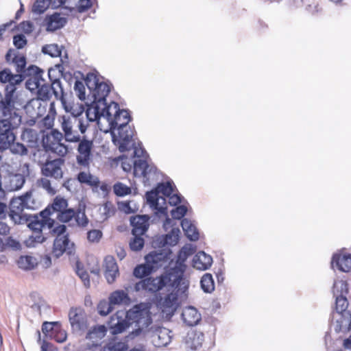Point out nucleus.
<instances>
[{
	"label": "nucleus",
	"instance_id": "16",
	"mask_svg": "<svg viewBox=\"0 0 351 351\" xmlns=\"http://www.w3.org/2000/svg\"><path fill=\"white\" fill-rule=\"evenodd\" d=\"M23 80V76L21 73L12 74L8 69L0 71V82L1 83H8L5 88V93H8L9 90H13V96L18 97L16 86L22 82Z\"/></svg>",
	"mask_w": 351,
	"mask_h": 351
},
{
	"label": "nucleus",
	"instance_id": "62",
	"mask_svg": "<svg viewBox=\"0 0 351 351\" xmlns=\"http://www.w3.org/2000/svg\"><path fill=\"white\" fill-rule=\"evenodd\" d=\"M43 52L50 55L51 56H56L59 51L56 45H47L43 47Z\"/></svg>",
	"mask_w": 351,
	"mask_h": 351
},
{
	"label": "nucleus",
	"instance_id": "34",
	"mask_svg": "<svg viewBox=\"0 0 351 351\" xmlns=\"http://www.w3.org/2000/svg\"><path fill=\"white\" fill-rule=\"evenodd\" d=\"M154 269L149 263L138 265L133 271V275L137 278L148 276Z\"/></svg>",
	"mask_w": 351,
	"mask_h": 351
},
{
	"label": "nucleus",
	"instance_id": "49",
	"mask_svg": "<svg viewBox=\"0 0 351 351\" xmlns=\"http://www.w3.org/2000/svg\"><path fill=\"white\" fill-rule=\"evenodd\" d=\"M114 193L118 196H124L131 193L130 187L121 183L117 182L113 186Z\"/></svg>",
	"mask_w": 351,
	"mask_h": 351
},
{
	"label": "nucleus",
	"instance_id": "41",
	"mask_svg": "<svg viewBox=\"0 0 351 351\" xmlns=\"http://www.w3.org/2000/svg\"><path fill=\"white\" fill-rule=\"evenodd\" d=\"M25 179L23 176L21 174H15L10 178V190L16 191L22 188Z\"/></svg>",
	"mask_w": 351,
	"mask_h": 351
},
{
	"label": "nucleus",
	"instance_id": "39",
	"mask_svg": "<svg viewBox=\"0 0 351 351\" xmlns=\"http://www.w3.org/2000/svg\"><path fill=\"white\" fill-rule=\"evenodd\" d=\"M201 287L206 293H211L215 289V283L213 276L206 273L203 275L201 279Z\"/></svg>",
	"mask_w": 351,
	"mask_h": 351
},
{
	"label": "nucleus",
	"instance_id": "26",
	"mask_svg": "<svg viewBox=\"0 0 351 351\" xmlns=\"http://www.w3.org/2000/svg\"><path fill=\"white\" fill-rule=\"evenodd\" d=\"M131 116L128 110L121 109L116 117L108 124L109 130H116L121 127H126L131 121Z\"/></svg>",
	"mask_w": 351,
	"mask_h": 351
},
{
	"label": "nucleus",
	"instance_id": "32",
	"mask_svg": "<svg viewBox=\"0 0 351 351\" xmlns=\"http://www.w3.org/2000/svg\"><path fill=\"white\" fill-rule=\"evenodd\" d=\"M19 268L24 270H31L38 265V260L30 255L21 256L16 261Z\"/></svg>",
	"mask_w": 351,
	"mask_h": 351
},
{
	"label": "nucleus",
	"instance_id": "48",
	"mask_svg": "<svg viewBox=\"0 0 351 351\" xmlns=\"http://www.w3.org/2000/svg\"><path fill=\"white\" fill-rule=\"evenodd\" d=\"M52 0H36L33 5V10L36 13H43L50 5Z\"/></svg>",
	"mask_w": 351,
	"mask_h": 351
},
{
	"label": "nucleus",
	"instance_id": "19",
	"mask_svg": "<svg viewBox=\"0 0 351 351\" xmlns=\"http://www.w3.org/2000/svg\"><path fill=\"white\" fill-rule=\"evenodd\" d=\"M171 254V252L169 249H164L158 252L153 251L145 256V262L153 266V269L155 270L162 267L164 263L170 259Z\"/></svg>",
	"mask_w": 351,
	"mask_h": 351
},
{
	"label": "nucleus",
	"instance_id": "59",
	"mask_svg": "<svg viewBox=\"0 0 351 351\" xmlns=\"http://www.w3.org/2000/svg\"><path fill=\"white\" fill-rule=\"evenodd\" d=\"M91 6V0H79L76 8L78 12L82 13L90 9Z\"/></svg>",
	"mask_w": 351,
	"mask_h": 351
},
{
	"label": "nucleus",
	"instance_id": "29",
	"mask_svg": "<svg viewBox=\"0 0 351 351\" xmlns=\"http://www.w3.org/2000/svg\"><path fill=\"white\" fill-rule=\"evenodd\" d=\"M181 226L186 237L191 241H197L199 239V232L195 226L188 219H183L181 221Z\"/></svg>",
	"mask_w": 351,
	"mask_h": 351
},
{
	"label": "nucleus",
	"instance_id": "12",
	"mask_svg": "<svg viewBox=\"0 0 351 351\" xmlns=\"http://www.w3.org/2000/svg\"><path fill=\"white\" fill-rule=\"evenodd\" d=\"M121 110L119 104L117 102L111 101L108 104L105 101L104 106L95 104L89 107L87 109L86 115L90 121L99 120L103 117L106 119L109 124Z\"/></svg>",
	"mask_w": 351,
	"mask_h": 351
},
{
	"label": "nucleus",
	"instance_id": "6",
	"mask_svg": "<svg viewBox=\"0 0 351 351\" xmlns=\"http://www.w3.org/2000/svg\"><path fill=\"white\" fill-rule=\"evenodd\" d=\"M64 167V160L62 158L47 160L40 167L41 174L43 177L37 180V185L45 190L49 194L54 195L56 191L52 186L49 178L58 181L62 179Z\"/></svg>",
	"mask_w": 351,
	"mask_h": 351
},
{
	"label": "nucleus",
	"instance_id": "15",
	"mask_svg": "<svg viewBox=\"0 0 351 351\" xmlns=\"http://www.w3.org/2000/svg\"><path fill=\"white\" fill-rule=\"evenodd\" d=\"M110 131L112 136V141L114 143L118 142L120 145L119 149L121 151L128 149V146L132 141L134 134V130L129 125H127L125 128L121 127Z\"/></svg>",
	"mask_w": 351,
	"mask_h": 351
},
{
	"label": "nucleus",
	"instance_id": "36",
	"mask_svg": "<svg viewBox=\"0 0 351 351\" xmlns=\"http://www.w3.org/2000/svg\"><path fill=\"white\" fill-rule=\"evenodd\" d=\"M99 212L101 214V219L104 221L115 214L116 208L112 202H106L99 207Z\"/></svg>",
	"mask_w": 351,
	"mask_h": 351
},
{
	"label": "nucleus",
	"instance_id": "55",
	"mask_svg": "<svg viewBox=\"0 0 351 351\" xmlns=\"http://www.w3.org/2000/svg\"><path fill=\"white\" fill-rule=\"evenodd\" d=\"M74 218L79 226L86 227L88 223V219L84 212H80V210L75 211Z\"/></svg>",
	"mask_w": 351,
	"mask_h": 351
},
{
	"label": "nucleus",
	"instance_id": "17",
	"mask_svg": "<svg viewBox=\"0 0 351 351\" xmlns=\"http://www.w3.org/2000/svg\"><path fill=\"white\" fill-rule=\"evenodd\" d=\"M19 125L12 123H0V150L6 149L15 141L13 130Z\"/></svg>",
	"mask_w": 351,
	"mask_h": 351
},
{
	"label": "nucleus",
	"instance_id": "8",
	"mask_svg": "<svg viewBox=\"0 0 351 351\" xmlns=\"http://www.w3.org/2000/svg\"><path fill=\"white\" fill-rule=\"evenodd\" d=\"M85 82L94 97L93 104L105 105L106 97L111 90L112 85L104 81V79L97 73H88L86 75Z\"/></svg>",
	"mask_w": 351,
	"mask_h": 351
},
{
	"label": "nucleus",
	"instance_id": "4",
	"mask_svg": "<svg viewBox=\"0 0 351 351\" xmlns=\"http://www.w3.org/2000/svg\"><path fill=\"white\" fill-rule=\"evenodd\" d=\"M183 270L180 267L169 268L157 277H147L137 282L134 290L141 294H155L163 288H167L170 284L178 280H182Z\"/></svg>",
	"mask_w": 351,
	"mask_h": 351
},
{
	"label": "nucleus",
	"instance_id": "50",
	"mask_svg": "<svg viewBox=\"0 0 351 351\" xmlns=\"http://www.w3.org/2000/svg\"><path fill=\"white\" fill-rule=\"evenodd\" d=\"M189 254L188 253L186 250L184 248H182L180 251V252L178 255V259H177L176 265L174 267H173L172 268H176V267H180L182 269L183 274H184L185 269H186V265L184 264V262L186 260Z\"/></svg>",
	"mask_w": 351,
	"mask_h": 351
},
{
	"label": "nucleus",
	"instance_id": "11",
	"mask_svg": "<svg viewBox=\"0 0 351 351\" xmlns=\"http://www.w3.org/2000/svg\"><path fill=\"white\" fill-rule=\"evenodd\" d=\"M184 278L178 280L175 283L170 284L166 289L168 292L163 298H161L158 302V306L163 313L167 315L172 316L176 311L178 303V293L181 282L184 284Z\"/></svg>",
	"mask_w": 351,
	"mask_h": 351
},
{
	"label": "nucleus",
	"instance_id": "22",
	"mask_svg": "<svg viewBox=\"0 0 351 351\" xmlns=\"http://www.w3.org/2000/svg\"><path fill=\"white\" fill-rule=\"evenodd\" d=\"M149 217L147 215H136L130 219L133 235H144L149 227Z\"/></svg>",
	"mask_w": 351,
	"mask_h": 351
},
{
	"label": "nucleus",
	"instance_id": "1",
	"mask_svg": "<svg viewBox=\"0 0 351 351\" xmlns=\"http://www.w3.org/2000/svg\"><path fill=\"white\" fill-rule=\"evenodd\" d=\"M134 323L138 327L132 332L135 335L149 330V327L152 324V314L149 310L144 306V304L135 305L128 311H118L110 317L106 327L107 330L109 329L112 335H117L125 331L130 324Z\"/></svg>",
	"mask_w": 351,
	"mask_h": 351
},
{
	"label": "nucleus",
	"instance_id": "61",
	"mask_svg": "<svg viewBox=\"0 0 351 351\" xmlns=\"http://www.w3.org/2000/svg\"><path fill=\"white\" fill-rule=\"evenodd\" d=\"M5 244L6 245V247H10L14 250H19L21 248V243L13 239L12 237L7 238Z\"/></svg>",
	"mask_w": 351,
	"mask_h": 351
},
{
	"label": "nucleus",
	"instance_id": "52",
	"mask_svg": "<svg viewBox=\"0 0 351 351\" xmlns=\"http://www.w3.org/2000/svg\"><path fill=\"white\" fill-rule=\"evenodd\" d=\"M102 236L103 233L100 230L93 229L87 232V239L88 242L92 243H99Z\"/></svg>",
	"mask_w": 351,
	"mask_h": 351
},
{
	"label": "nucleus",
	"instance_id": "31",
	"mask_svg": "<svg viewBox=\"0 0 351 351\" xmlns=\"http://www.w3.org/2000/svg\"><path fill=\"white\" fill-rule=\"evenodd\" d=\"M77 180L82 184L95 188H97L100 183L97 177L86 171H80L77 176Z\"/></svg>",
	"mask_w": 351,
	"mask_h": 351
},
{
	"label": "nucleus",
	"instance_id": "63",
	"mask_svg": "<svg viewBox=\"0 0 351 351\" xmlns=\"http://www.w3.org/2000/svg\"><path fill=\"white\" fill-rule=\"evenodd\" d=\"M19 27L22 32L27 34L32 33L34 30V25L29 21L21 22L19 25Z\"/></svg>",
	"mask_w": 351,
	"mask_h": 351
},
{
	"label": "nucleus",
	"instance_id": "45",
	"mask_svg": "<svg viewBox=\"0 0 351 351\" xmlns=\"http://www.w3.org/2000/svg\"><path fill=\"white\" fill-rule=\"evenodd\" d=\"M189 338L191 340V348L196 350L202 346L204 341V335L199 332H193L189 334Z\"/></svg>",
	"mask_w": 351,
	"mask_h": 351
},
{
	"label": "nucleus",
	"instance_id": "21",
	"mask_svg": "<svg viewBox=\"0 0 351 351\" xmlns=\"http://www.w3.org/2000/svg\"><path fill=\"white\" fill-rule=\"evenodd\" d=\"M133 170L135 176L147 178L151 174H155L157 168L154 165H149L146 160L140 158L134 160Z\"/></svg>",
	"mask_w": 351,
	"mask_h": 351
},
{
	"label": "nucleus",
	"instance_id": "35",
	"mask_svg": "<svg viewBox=\"0 0 351 351\" xmlns=\"http://www.w3.org/2000/svg\"><path fill=\"white\" fill-rule=\"evenodd\" d=\"M109 300L112 305L121 304L129 300L128 295L123 290H117L112 292L109 296Z\"/></svg>",
	"mask_w": 351,
	"mask_h": 351
},
{
	"label": "nucleus",
	"instance_id": "33",
	"mask_svg": "<svg viewBox=\"0 0 351 351\" xmlns=\"http://www.w3.org/2000/svg\"><path fill=\"white\" fill-rule=\"evenodd\" d=\"M56 111L55 109L54 102H51L49 106V110L47 116H45L41 121L43 128L47 130H52L54 125L55 117Z\"/></svg>",
	"mask_w": 351,
	"mask_h": 351
},
{
	"label": "nucleus",
	"instance_id": "57",
	"mask_svg": "<svg viewBox=\"0 0 351 351\" xmlns=\"http://www.w3.org/2000/svg\"><path fill=\"white\" fill-rule=\"evenodd\" d=\"M27 39L23 34H17L13 38L14 45L17 49H23L27 45Z\"/></svg>",
	"mask_w": 351,
	"mask_h": 351
},
{
	"label": "nucleus",
	"instance_id": "3",
	"mask_svg": "<svg viewBox=\"0 0 351 351\" xmlns=\"http://www.w3.org/2000/svg\"><path fill=\"white\" fill-rule=\"evenodd\" d=\"M43 71H38L30 75L26 82L27 88L31 92H36L38 99L43 101L49 100L53 93L56 99L61 101L66 112L75 113L73 106L65 99L60 81L58 79H50L51 83L49 84L43 79ZM48 76L51 78V71H49Z\"/></svg>",
	"mask_w": 351,
	"mask_h": 351
},
{
	"label": "nucleus",
	"instance_id": "18",
	"mask_svg": "<svg viewBox=\"0 0 351 351\" xmlns=\"http://www.w3.org/2000/svg\"><path fill=\"white\" fill-rule=\"evenodd\" d=\"M93 142L88 140L80 141L77 147L78 154L77 155V162L79 165L88 167L91 160V151L93 149Z\"/></svg>",
	"mask_w": 351,
	"mask_h": 351
},
{
	"label": "nucleus",
	"instance_id": "64",
	"mask_svg": "<svg viewBox=\"0 0 351 351\" xmlns=\"http://www.w3.org/2000/svg\"><path fill=\"white\" fill-rule=\"evenodd\" d=\"M55 324V323L53 322H45L42 325V331L43 333L45 334H49V332H51L49 334L50 336H52L53 332V325Z\"/></svg>",
	"mask_w": 351,
	"mask_h": 351
},
{
	"label": "nucleus",
	"instance_id": "27",
	"mask_svg": "<svg viewBox=\"0 0 351 351\" xmlns=\"http://www.w3.org/2000/svg\"><path fill=\"white\" fill-rule=\"evenodd\" d=\"M45 21L46 29L48 32H54L60 29L66 23V19L62 17L59 13H54L53 14L47 16Z\"/></svg>",
	"mask_w": 351,
	"mask_h": 351
},
{
	"label": "nucleus",
	"instance_id": "38",
	"mask_svg": "<svg viewBox=\"0 0 351 351\" xmlns=\"http://www.w3.org/2000/svg\"><path fill=\"white\" fill-rule=\"evenodd\" d=\"M153 337L154 343L158 347L165 346L171 341L170 337L165 330H158Z\"/></svg>",
	"mask_w": 351,
	"mask_h": 351
},
{
	"label": "nucleus",
	"instance_id": "53",
	"mask_svg": "<svg viewBox=\"0 0 351 351\" xmlns=\"http://www.w3.org/2000/svg\"><path fill=\"white\" fill-rule=\"evenodd\" d=\"M74 90L78 98L83 101L86 98V88L82 81L76 80L74 84Z\"/></svg>",
	"mask_w": 351,
	"mask_h": 351
},
{
	"label": "nucleus",
	"instance_id": "13",
	"mask_svg": "<svg viewBox=\"0 0 351 351\" xmlns=\"http://www.w3.org/2000/svg\"><path fill=\"white\" fill-rule=\"evenodd\" d=\"M62 133L56 129H52L43 136V146L46 152H51L63 157L67 154L68 147L62 143Z\"/></svg>",
	"mask_w": 351,
	"mask_h": 351
},
{
	"label": "nucleus",
	"instance_id": "30",
	"mask_svg": "<svg viewBox=\"0 0 351 351\" xmlns=\"http://www.w3.org/2000/svg\"><path fill=\"white\" fill-rule=\"evenodd\" d=\"M182 317L184 323L191 326L197 324L200 320V315L193 307L186 308L182 313Z\"/></svg>",
	"mask_w": 351,
	"mask_h": 351
},
{
	"label": "nucleus",
	"instance_id": "56",
	"mask_svg": "<svg viewBox=\"0 0 351 351\" xmlns=\"http://www.w3.org/2000/svg\"><path fill=\"white\" fill-rule=\"evenodd\" d=\"M158 189L166 197L170 196L173 192V186L169 182L158 184Z\"/></svg>",
	"mask_w": 351,
	"mask_h": 351
},
{
	"label": "nucleus",
	"instance_id": "25",
	"mask_svg": "<svg viewBox=\"0 0 351 351\" xmlns=\"http://www.w3.org/2000/svg\"><path fill=\"white\" fill-rule=\"evenodd\" d=\"M107 333L105 325H96L90 328L86 335V339L91 341L93 345H97Z\"/></svg>",
	"mask_w": 351,
	"mask_h": 351
},
{
	"label": "nucleus",
	"instance_id": "9",
	"mask_svg": "<svg viewBox=\"0 0 351 351\" xmlns=\"http://www.w3.org/2000/svg\"><path fill=\"white\" fill-rule=\"evenodd\" d=\"M18 97L13 96V90L4 93V97L0 100V123H12L20 125L21 117L15 107Z\"/></svg>",
	"mask_w": 351,
	"mask_h": 351
},
{
	"label": "nucleus",
	"instance_id": "47",
	"mask_svg": "<svg viewBox=\"0 0 351 351\" xmlns=\"http://www.w3.org/2000/svg\"><path fill=\"white\" fill-rule=\"evenodd\" d=\"M143 235H134L133 239L130 241V247L132 251L141 250L145 244Z\"/></svg>",
	"mask_w": 351,
	"mask_h": 351
},
{
	"label": "nucleus",
	"instance_id": "2",
	"mask_svg": "<svg viewBox=\"0 0 351 351\" xmlns=\"http://www.w3.org/2000/svg\"><path fill=\"white\" fill-rule=\"evenodd\" d=\"M67 206V200L60 196H57L51 206H48L38 215L31 217L28 227L32 230V234L25 241L26 246L35 247L37 244L44 242L45 237L43 234V230L46 228L51 230L55 223L54 220L51 219L50 216L54 213L59 214Z\"/></svg>",
	"mask_w": 351,
	"mask_h": 351
},
{
	"label": "nucleus",
	"instance_id": "20",
	"mask_svg": "<svg viewBox=\"0 0 351 351\" xmlns=\"http://www.w3.org/2000/svg\"><path fill=\"white\" fill-rule=\"evenodd\" d=\"M104 276L108 283H113L119 276V271L115 258L110 255L104 258Z\"/></svg>",
	"mask_w": 351,
	"mask_h": 351
},
{
	"label": "nucleus",
	"instance_id": "24",
	"mask_svg": "<svg viewBox=\"0 0 351 351\" xmlns=\"http://www.w3.org/2000/svg\"><path fill=\"white\" fill-rule=\"evenodd\" d=\"M332 265L335 263L337 268L343 272H348L351 270V254H336L332 258Z\"/></svg>",
	"mask_w": 351,
	"mask_h": 351
},
{
	"label": "nucleus",
	"instance_id": "5",
	"mask_svg": "<svg viewBox=\"0 0 351 351\" xmlns=\"http://www.w3.org/2000/svg\"><path fill=\"white\" fill-rule=\"evenodd\" d=\"M71 105L73 106L75 113H71V115L59 116L58 121L64 132L63 136L65 140L70 143H77L81 139L80 134L86 132V125L78 117L84 112L83 106L79 104L75 106L73 104Z\"/></svg>",
	"mask_w": 351,
	"mask_h": 351
},
{
	"label": "nucleus",
	"instance_id": "14",
	"mask_svg": "<svg viewBox=\"0 0 351 351\" xmlns=\"http://www.w3.org/2000/svg\"><path fill=\"white\" fill-rule=\"evenodd\" d=\"M69 319L73 332L82 334L87 330L88 326L87 315L82 308H71L69 312Z\"/></svg>",
	"mask_w": 351,
	"mask_h": 351
},
{
	"label": "nucleus",
	"instance_id": "46",
	"mask_svg": "<svg viewBox=\"0 0 351 351\" xmlns=\"http://www.w3.org/2000/svg\"><path fill=\"white\" fill-rule=\"evenodd\" d=\"M112 304H111L110 300H101L97 305L98 313L102 316L107 315L112 311Z\"/></svg>",
	"mask_w": 351,
	"mask_h": 351
},
{
	"label": "nucleus",
	"instance_id": "7",
	"mask_svg": "<svg viewBox=\"0 0 351 351\" xmlns=\"http://www.w3.org/2000/svg\"><path fill=\"white\" fill-rule=\"evenodd\" d=\"M36 204L33 199L31 191L26 192L24 195L13 197L9 205V217L15 224H22L27 220L23 215V210L27 209H35Z\"/></svg>",
	"mask_w": 351,
	"mask_h": 351
},
{
	"label": "nucleus",
	"instance_id": "51",
	"mask_svg": "<svg viewBox=\"0 0 351 351\" xmlns=\"http://www.w3.org/2000/svg\"><path fill=\"white\" fill-rule=\"evenodd\" d=\"M12 153L19 154L21 156L26 155L27 154V147L22 143H14V141L9 146Z\"/></svg>",
	"mask_w": 351,
	"mask_h": 351
},
{
	"label": "nucleus",
	"instance_id": "58",
	"mask_svg": "<svg viewBox=\"0 0 351 351\" xmlns=\"http://www.w3.org/2000/svg\"><path fill=\"white\" fill-rule=\"evenodd\" d=\"M21 138L24 141L32 142L36 138V132L32 129L26 128L23 131Z\"/></svg>",
	"mask_w": 351,
	"mask_h": 351
},
{
	"label": "nucleus",
	"instance_id": "28",
	"mask_svg": "<svg viewBox=\"0 0 351 351\" xmlns=\"http://www.w3.org/2000/svg\"><path fill=\"white\" fill-rule=\"evenodd\" d=\"M213 263V258L210 255L204 252H199L193 258V267L199 270H206L208 269Z\"/></svg>",
	"mask_w": 351,
	"mask_h": 351
},
{
	"label": "nucleus",
	"instance_id": "37",
	"mask_svg": "<svg viewBox=\"0 0 351 351\" xmlns=\"http://www.w3.org/2000/svg\"><path fill=\"white\" fill-rule=\"evenodd\" d=\"M75 272L83 282L84 286L86 288L90 287V282L88 273L84 269L83 264L80 261H77L75 263Z\"/></svg>",
	"mask_w": 351,
	"mask_h": 351
},
{
	"label": "nucleus",
	"instance_id": "43",
	"mask_svg": "<svg viewBox=\"0 0 351 351\" xmlns=\"http://www.w3.org/2000/svg\"><path fill=\"white\" fill-rule=\"evenodd\" d=\"M75 216V210L73 208H66L59 214H57L56 218L58 221L67 223L72 220Z\"/></svg>",
	"mask_w": 351,
	"mask_h": 351
},
{
	"label": "nucleus",
	"instance_id": "42",
	"mask_svg": "<svg viewBox=\"0 0 351 351\" xmlns=\"http://www.w3.org/2000/svg\"><path fill=\"white\" fill-rule=\"evenodd\" d=\"M180 230L178 228H173L171 232L165 235V243L169 245H175L178 243L180 238Z\"/></svg>",
	"mask_w": 351,
	"mask_h": 351
},
{
	"label": "nucleus",
	"instance_id": "23",
	"mask_svg": "<svg viewBox=\"0 0 351 351\" xmlns=\"http://www.w3.org/2000/svg\"><path fill=\"white\" fill-rule=\"evenodd\" d=\"M7 62H12L16 66V71L19 73H23L25 71L26 58L21 54H16L14 50L10 49L5 55Z\"/></svg>",
	"mask_w": 351,
	"mask_h": 351
},
{
	"label": "nucleus",
	"instance_id": "10",
	"mask_svg": "<svg viewBox=\"0 0 351 351\" xmlns=\"http://www.w3.org/2000/svg\"><path fill=\"white\" fill-rule=\"evenodd\" d=\"M56 239L53 241L51 255L58 258L64 253L71 254L74 246L69 239L68 234H66V227L64 225H58L50 230Z\"/></svg>",
	"mask_w": 351,
	"mask_h": 351
},
{
	"label": "nucleus",
	"instance_id": "44",
	"mask_svg": "<svg viewBox=\"0 0 351 351\" xmlns=\"http://www.w3.org/2000/svg\"><path fill=\"white\" fill-rule=\"evenodd\" d=\"M127 346L123 342L110 341L105 345L102 351H126Z\"/></svg>",
	"mask_w": 351,
	"mask_h": 351
},
{
	"label": "nucleus",
	"instance_id": "60",
	"mask_svg": "<svg viewBox=\"0 0 351 351\" xmlns=\"http://www.w3.org/2000/svg\"><path fill=\"white\" fill-rule=\"evenodd\" d=\"M336 305L337 310L340 312H343L347 308L348 306V302L346 298L343 296H339L336 299Z\"/></svg>",
	"mask_w": 351,
	"mask_h": 351
},
{
	"label": "nucleus",
	"instance_id": "54",
	"mask_svg": "<svg viewBox=\"0 0 351 351\" xmlns=\"http://www.w3.org/2000/svg\"><path fill=\"white\" fill-rule=\"evenodd\" d=\"M186 212L187 208L184 205H180L173 209L171 214L173 219H180L186 214Z\"/></svg>",
	"mask_w": 351,
	"mask_h": 351
},
{
	"label": "nucleus",
	"instance_id": "40",
	"mask_svg": "<svg viewBox=\"0 0 351 351\" xmlns=\"http://www.w3.org/2000/svg\"><path fill=\"white\" fill-rule=\"evenodd\" d=\"M113 161L117 165H120L123 170L125 172H130L133 169L134 160L125 156H121L115 158Z\"/></svg>",
	"mask_w": 351,
	"mask_h": 351
}]
</instances>
